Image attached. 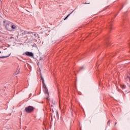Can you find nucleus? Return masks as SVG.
I'll return each instance as SVG.
<instances>
[{
	"instance_id": "nucleus-1",
	"label": "nucleus",
	"mask_w": 130,
	"mask_h": 130,
	"mask_svg": "<svg viewBox=\"0 0 130 130\" xmlns=\"http://www.w3.org/2000/svg\"><path fill=\"white\" fill-rule=\"evenodd\" d=\"M41 80H42V82L43 85V88L44 89L45 94H47V96H49V93H48V89L46 87V85H45V83L44 82V78L42 76H41Z\"/></svg>"
},
{
	"instance_id": "nucleus-2",
	"label": "nucleus",
	"mask_w": 130,
	"mask_h": 130,
	"mask_svg": "<svg viewBox=\"0 0 130 130\" xmlns=\"http://www.w3.org/2000/svg\"><path fill=\"white\" fill-rule=\"evenodd\" d=\"M35 110V108L32 106H29L25 108V111L27 112V113H31Z\"/></svg>"
},
{
	"instance_id": "nucleus-3",
	"label": "nucleus",
	"mask_w": 130,
	"mask_h": 130,
	"mask_svg": "<svg viewBox=\"0 0 130 130\" xmlns=\"http://www.w3.org/2000/svg\"><path fill=\"white\" fill-rule=\"evenodd\" d=\"M105 42L106 46H109V45H110V42H109V36H107L106 37Z\"/></svg>"
},
{
	"instance_id": "nucleus-4",
	"label": "nucleus",
	"mask_w": 130,
	"mask_h": 130,
	"mask_svg": "<svg viewBox=\"0 0 130 130\" xmlns=\"http://www.w3.org/2000/svg\"><path fill=\"white\" fill-rule=\"evenodd\" d=\"M112 22H110L109 23L108 27H107V30L109 31V32H111V30H112Z\"/></svg>"
},
{
	"instance_id": "nucleus-5",
	"label": "nucleus",
	"mask_w": 130,
	"mask_h": 130,
	"mask_svg": "<svg viewBox=\"0 0 130 130\" xmlns=\"http://www.w3.org/2000/svg\"><path fill=\"white\" fill-rule=\"evenodd\" d=\"M25 55L27 56H30V57H34V54L32 52H26Z\"/></svg>"
},
{
	"instance_id": "nucleus-6",
	"label": "nucleus",
	"mask_w": 130,
	"mask_h": 130,
	"mask_svg": "<svg viewBox=\"0 0 130 130\" xmlns=\"http://www.w3.org/2000/svg\"><path fill=\"white\" fill-rule=\"evenodd\" d=\"M125 24H126V19H125V16H123V21L121 24V26H125Z\"/></svg>"
},
{
	"instance_id": "nucleus-7",
	"label": "nucleus",
	"mask_w": 130,
	"mask_h": 130,
	"mask_svg": "<svg viewBox=\"0 0 130 130\" xmlns=\"http://www.w3.org/2000/svg\"><path fill=\"white\" fill-rule=\"evenodd\" d=\"M75 10H73L70 14H68L66 17L64 18V20H67V19H68V18H69V17H70V16H71V15H72V14H73V13H74Z\"/></svg>"
},
{
	"instance_id": "nucleus-8",
	"label": "nucleus",
	"mask_w": 130,
	"mask_h": 130,
	"mask_svg": "<svg viewBox=\"0 0 130 130\" xmlns=\"http://www.w3.org/2000/svg\"><path fill=\"white\" fill-rule=\"evenodd\" d=\"M11 55V54H10L8 56H0V58H6L7 57H9V56Z\"/></svg>"
},
{
	"instance_id": "nucleus-9",
	"label": "nucleus",
	"mask_w": 130,
	"mask_h": 130,
	"mask_svg": "<svg viewBox=\"0 0 130 130\" xmlns=\"http://www.w3.org/2000/svg\"><path fill=\"white\" fill-rule=\"evenodd\" d=\"M121 88H122V90H124V89H125L126 86L125 85H121Z\"/></svg>"
},
{
	"instance_id": "nucleus-10",
	"label": "nucleus",
	"mask_w": 130,
	"mask_h": 130,
	"mask_svg": "<svg viewBox=\"0 0 130 130\" xmlns=\"http://www.w3.org/2000/svg\"><path fill=\"white\" fill-rule=\"evenodd\" d=\"M11 28H12V29H16V28H17V26H16V25H12L11 26Z\"/></svg>"
},
{
	"instance_id": "nucleus-11",
	"label": "nucleus",
	"mask_w": 130,
	"mask_h": 130,
	"mask_svg": "<svg viewBox=\"0 0 130 130\" xmlns=\"http://www.w3.org/2000/svg\"><path fill=\"white\" fill-rule=\"evenodd\" d=\"M124 92H125V94H126L127 93H129L130 90H129V89H128L127 90H125Z\"/></svg>"
},
{
	"instance_id": "nucleus-12",
	"label": "nucleus",
	"mask_w": 130,
	"mask_h": 130,
	"mask_svg": "<svg viewBox=\"0 0 130 130\" xmlns=\"http://www.w3.org/2000/svg\"><path fill=\"white\" fill-rule=\"evenodd\" d=\"M27 34V31L22 32V35H26Z\"/></svg>"
},
{
	"instance_id": "nucleus-13",
	"label": "nucleus",
	"mask_w": 130,
	"mask_h": 130,
	"mask_svg": "<svg viewBox=\"0 0 130 130\" xmlns=\"http://www.w3.org/2000/svg\"><path fill=\"white\" fill-rule=\"evenodd\" d=\"M84 69H85L84 67H81L80 70H79V72H80V71H82V70H84Z\"/></svg>"
},
{
	"instance_id": "nucleus-14",
	"label": "nucleus",
	"mask_w": 130,
	"mask_h": 130,
	"mask_svg": "<svg viewBox=\"0 0 130 130\" xmlns=\"http://www.w3.org/2000/svg\"><path fill=\"white\" fill-rule=\"evenodd\" d=\"M19 71L20 70H18V71H17L16 73H15V75L16 76V75H18L19 73Z\"/></svg>"
},
{
	"instance_id": "nucleus-15",
	"label": "nucleus",
	"mask_w": 130,
	"mask_h": 130,
	"mask_svg": "<svg viewBox=\"0 0 130 130\" xmlns=\"http://www.w3.org/2000/svg\"><path fill=\"white\" fill-rule=\"evenodd\" d=\"M83 4H84V5H89V4H90V3H83Z\"/></svg>"
},
{
	"instance_id": "nucleus-16",
	"label": "nucleus",
	"mask_w": 130,
	"mask_h": 130,
	"mask_svg": "<svg viewBox=\"0 0 130 130\" xmlns=\"http://www.w3.org/2000/svg\"><path fill=\"white\" fill-rule=\"evenodd\" d=\"M32 34V32H28L27 31H26V34Z\"/></svg>"
},
{
	"instance_id": "nucleus-17",
	"label": "nucleus",
	"mask_w": 130,
	"mask_h": 130,
	"mask_svg": "<svg viewBox=\"0 0 130 130\" xmlns=\"http://www.w3.org/2000/svg\"><path fill=\"white\" fill-rule=\"evenodd\" d=\"M122 9H123V6H122V8H121V9H120V11H121V10Z\"/></svg>"
},
{
	"instance_id": "nucleus-18",
	"label": "nucleus",
	"mask_w": 130,
	"mask_h": 130,
	"mask_svg": "<svg viewBox=\"0 0 130 130\" xmlns=\"http://www.w3.org/2000/svg\"><path fill=\"white\" fill-rule=\"evenodd\" d=\"M35 45H36V44H34V45H32V46H35Z\"/></svg>"
},
{
	"instance_id": "nucleus-19",
	"label": "nucleus",
	"mask_w": 130,
	"mask_h": 130,
	"mask_svg": "<svg viewBox=\"0 0 130 130\" xmlns=\"http://www.w3.org/2000/svg\"><path fill=\"white\" fill-rule=\"evenodd\" d=\"M117 16V14H116V15H114V18H115Z\"/></svg>"
},
{
	"instance_id": "nucleus-20",
	"label": "nucleus",
	"mask_w": 130,
	"mask_h": 130,
	"mask_svg": "<svg viewBox=\"0 0 130 130\" xmlns=\"http://www.w3.org/2000/svg\"><path fill=\"white\" fill-rule=\"evenodd\" d=\"M117 124V122H116V123H115V125H116Z\"/></svg>"
},
{
	"instance_id": "nucleus-21",
	"label": "nucleus",
	"mask_w": 130,
	"mask_h": 130,
	"mask_svg": "<svg viewBox=\"0 0 130 130\" xmlns=\"http://www.w3.org/2000/svg\"><path fill=\"white\" fill-rule=\"evenodd\" d=\"M53 107V105H51V107Z\"/></svg>"
},
{
	"instance_id": "nucleus-22",
	"label": "nucleus",
	"mask_w": 130,
	"mask_h": 130,
	"mask_svg": "<svg viewBox=\"0 0 130 130\" xmlns=\"http://www.w3.org/2000/svg\"><path fill=\"white\" fill-rule=\"evenodd\" d=\"M9 31H12V30H9Z\"/></svg>"
},
{
	"instance_id": "nucleus-23",
	"label": "nucleus",
	"mask_w": 130,
	"mask_h": 130,
	"mask_svg": "<svg viewBox=\"0 0 130 130\" xmlns=\"http://www.w3.org/2000/svg\"><path fill=\"white\" fill-rule=\"evenodd\" d=\"M0 53H2V51H0Z\"/></svg>"
},
{
	"instance_id": "nucleus-24",
	"label": "nucleus",
	"mask_w": 130,
	"mask_h": 130,
	"mask_svg": "<svg viewBox=\"0 0 130 130\" xmlns=\"http://www.w3.org/2000/svg\"><path fill=\"white\" fill-rule=\"evenodd\" d=\"M57 114H58V113L57 112Z\"/></svg>"
},
{
	"instance_id": "nucleus-25",
	"label": "nucleus",
	"mask_w": 130,
	"mask_h": 130,
	"mask_svg": "<svg viewBox=\"0 0 130 130\" xmlns=\"http://www.w3.org/2000/svg\"><path fill=\"white\" fill-rule=\"evenodd\" d=\"M108 123H109V121L108 122Z\"/></svg>"
},
{
	"instance_id": "nucleus-26",
	"label": "nucleus",
	"mask_w": 130,
	"mask_h": 130,
	"mask_svg": "<svg viewBox=\"0 0 130 130\" xmlns=\"http://www.w3.org/2000/svg\"><path fill=\"white\" fill-rule=\"evenodd\" d=\"M52 112H53V110H52Z\"/></svg>"
},
{
	"instance_id": "nucleus-27",
	"label": "nucleus",
	"mask_w": 130,
	"mask_h": 130,
	"mask_svg": "<svg viewBox=\"0 0 130 130\" xmlns=\"http://www.w3.org/2000/svg\"><path fill=\"white\" fill-rule=\"evenodd\" d=\"M5 21H4V23H5Z\"/></svg>"
},
{
	"instance_id": "nucleus-28",
	"label": "nucleus",
	"mask_w": 130,
	"mask_h": 130,
	"mask_svg": "<svg viewBox=\"0 0 130 130\" xmlns=\"http://www.w3.org/2000/svg\"><path fill=\"white\" fill-rule=\"evenodd\" d=\"M0 3H1V0H0Z\"/></svg>"
}]
</instances>
